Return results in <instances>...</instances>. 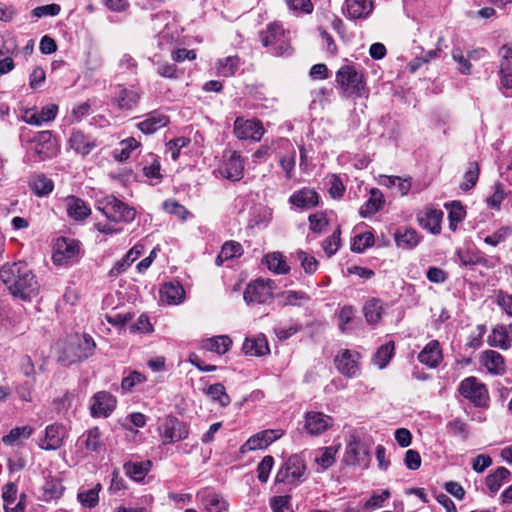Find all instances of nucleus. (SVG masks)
Masks as SVG:
<instances>
[{
  "label": "nucleus",
  "instance_id": "nucleus-5",
  "mask_svg": "<svg viewBox=\"0 0 512 512\" xmlns=\"http://www.w3.org/2000/svg\"><path fill=\"white\" fill-rule=\"evenodd\" d=\"M96 209L107 219L115 223H129L135 219L136 211L114 195H106L97 199Z\"/></svg>",
  "mask_w": 512,
  "mask_h": 512
},
{
  "label": "nucleus",
  "instance_id": "nucleus-3",
  "mask_svg": "<svg viewBox=\"0 0 512 512\" xmlns=\"http://www.w3.org/2000/svg\"><path fill=\"white\" fill-rule=\"evenodd\" d=\"M95 348V341L89 334H75L67 339L58 360L63 365L84 361L94 354Z\"/></svg>",
  "mask_w": 512,
  "mask_h": 512
},
{
  "label": "nucleus",
  "instance_id": "nucleus-60",
  "mask_svg": "<svg viewBox=\"0 0 512 512\" xmlns=\"http://www.w3.org/2000/svg\"><path fill=\"white\" fill-rule=\"evenodd\" d=\"M341 443L337 442L329 447H326L322 452V469L329 468L335 463V455L339 451Z\"/></svg>",
  "mask_w": 512,
  "mask_h": 512
},
{
  "label": "nucleus",
  "instance_id": "nucleus-22",
  "mask_svg": "<svg viewBox=\"0 0 512 512\" xmlns=\"http://www.w3.org/2000/svg\"><path fill=\"white\" fill-rule=\"evenodd\" d=\"M69 145L76 153L86 156L97 146V142L91 136L77 130L72 132Z\"/></svg>",
  "mask_w": 512,
  "mask_h": 512
},
{
  "label": "nucleus",
  "instance_id": "nucleus-59",
  "mask_svg": "<svg viewBox=\"0 0 512 512\" xmlns=\"http://www.w3.org/2000/svg\"><path fill=\"white\" fill-rule=\"evenodd\" d=\"M458 258L462 265H479L485 264V259L479 253H471L469 251H458Z\"/></svg>",
  "mask_w": 512,
  "mask_h": 512
},
{
  "label": "nucleus",
  "instance_id": "nucleus-34",
  "mask_svg": "<svg viewBox=\"0 0 512 512\" xmlns=\"http://www.w3.org/2000/svg\"><path fill=\"white\" fill-rule=\"evenodd\" d=\"M184 295V289L179 283H166L160 289L161 301L169 305L180 304Z\"/></svg>",
  "mask_w": 512,
  "mask_h": 512
},
{
  "label": "nucleus",
  "instance_id": "nucleus-13",
  "mask_svg": "<svg viewBox=\"0 0 512 512\" xmlns=\"http://www.w3.org/2000/svg\"><path fill=\"white\" fill-rule=\"evenodd\" d=\"M219 172L230 181H240L244 175V160L239 152L229 151L225 154L224 162Z\"/></svg>",
  "mask_w": 512,
  "mask_h": 512
},
{
  "label": "nucleus",
  "instance_id": "nucleus-4",
  "mask_svg": "<svg viewBox=\"0 0 512 512\" xmlns=\"http://www.w3.org/2000/svg\"><path fill=\"white\" fill-rule=\"evenodd\" d=\"M259 38L264 47L275 56L292 54V47L288 33L280 24L270 23L266 29L259 33Z\"/></svg>",
  "mask_w": 512,
  "mask_h": 512
},
{
  "label": "nucleus",
  "instance_id": "nucleus-45",
  "mask_svg": "<svg viewBox=\"0 0 512 512\" xmlns=\"http://www.w3.org/2000/svg\"><path fill=\"white\" fill-rule=\"evenodd\" d=\"M327 192L332 199H340L344 195L345 186L340 177L335 174L327 175L325 178Z\"/></svg>",
  "mask_w": 512,
  "mask_h": 512
},
{
  "label": "nucleus",
  "instance_id": "nucleus-35",
  "mask_svg": "<svg viewBox=\"0 0 512 512\" xmlns=\"http://www.w3.org/2000/svg\"><path fill=\"white\" fill-rule=\"evenodd\" d=\"M232 340L226 335L214 336L205 339L201 343V347L204 350L214 352L218 355L225 354L231 347Z\"/></svg>",
  "mask_w": 512,
  "mask_h": 512
},
{
  "label": "nucleus",
  "instance_id": "nucleus-37",
  "mask_svg": "<svg viewBox=\"0 0 512 512\" xmlns=\"http://www.w3.org/2000/svg\"><path fill=\"white\" fill-rule=\"evenodd\" d=\"M383 204V194L379 189L373 188L370 190L369 199L361 206L359 213L362 217L366 218L378 212Z\"/></svg>",
  "mask_w": 512,
  "mask_h": 512
},
{
  "label": "nucleus",
  "instance_id": "nucleus-29",
  "mask_svg": "<svg viewBox=\"0 0 512 512\" xmlns=\"http://www.w3.org/2000/svg\"><path fill=\"white\" fill-rule=\"evenodd\" d=\"M242 350L246 355L263 356L269 353V346L264 335H258L252 338H246Z\"/></svg>",
  "mask_w": 512,
  "mask_h": 512
},
{
  "label": "nucleus",
  "instance_id": "nucleus-7",
  "mask_svg": "<svg viewBox=\"0 0 512 512\" xmlns=\"http://www.w3.org/2000/svg\"><path fill=\"white\" fill-rule=\"evenodd\" d=\"M275 283L271 279H257L250 282L243 293L244 301L250 304H263L273 297Z\"/></svg>",
  "mask_w": 512,
  "mask_h": 512
},
{
  "label": "nucleus",
  "instance_id": "nucleus-19",
  "mask_svg": "<svg viewBox=\"0 0 512 512\" xmlns=\"http://www.w3.org/2000/svg\"><path fill=\"white\" fill-rule=\"evenodd\" d=\"M369 461V454L362 449L360 441L356 438L350 440L345 451V462L348 465H356L365 469L368 467Z\"/></svg>",
  "mask_w": 512,
  "mask_h": 512
},
{
  "label": "nucleus",
  "instance_id": "nucleus-58",
  "mask_svg": "<svg viewBox=\"0 0 512 512\" xmlns=\"http://www.w3.org/2000/svg\"><path fill=\"white\" fill-rule=\"evenodd\" d=\"M220 252L226 260H229L234 257L241 256L243 249L240 243L235 241H227L223 244Z\"/></svg>",
  "mask_w": 512,
  "mask_h": 512
},
{
  "label": "nucleus",
  "instance_id": "nucleus-24",
  "mask_svg": "<svg viewBox=\"0 0 512 512\" xmlns=\"http://www.w3.org/2000/svg\"><path fill=\"white\" fill-rule=\"evenodd\" d=\"M417 218L423 228L428 229L433 234L440 233L443 219V212L441 210L428 208L421 211Z\"/></svg>",
  "mask_w": 512,
  "mask_h": 512
},
{
  "label": "nucleus",
  "instance_id": "nucleus-15",
  "mask_svg": "<svg viewBox=\"0 0 512 512\" xmlns=\"http://www.w3.org/2000/svg\"><path fill=\"white\" fill-rule=\"evenodd\" d=\"M196 497L205 512H226L229 504L225 498L210 488H203Z\"/></svg>",
  "mask_w": 512,
  "mask_h": 512
},
{
  "label": "nucleus",
  "instance_id": "nucleus-53",
  "mask_svg": "<svg viewBox=\"0 0 512 512\" xmlns=\"http://www.w3.org/2000/svg\"><path fill=\"white\" fill-rule=\"evenodd\" d=\"M163 210L169 214L175 215L180 220L184 221L189 215V211L176 200L169 199L163 202Z\"/></svg>",
  "mask_w": 512,
  "mask_h": 512
},
{
  "label": "nucleus",
  "instance_id": "nucleus-6",
  "mask_svg": "<svg viewBox=\"0 0 512 512\" xmlns=\"http://www.w3.org/2000/svg\"><path fill=\"white\" fill-rule=\"evenodd\" d=\"M458 392L476 407H485L488 404V390L485 384L474 376L463 379L459 384Z\"/></svg>",
  "mask_w": 512,
  "mask_h": 512
},
{
  "label": "nucleus",
  "instance_id": "nucleus-51",
  "mask_svg": "<svg viewBox=\"0 0 512 512\" xmlns=\"http://www.w3.org/2000/svg\"><path fill=\"white\" fill-rule=\"evenodd\" d=\"M382 184L392 187L396 186L401 196L406 195L411 188L410 179H402L399 176H382Z\"/></svg>",
  "mask_w": 512,
  "mask_h": 512
},
{
  "label": "nucleus",
  "instance_id": "nucleus-56",
  "mask_svg": "<svg viewBox=\"0 0 512 512\" xmlns=\"http://www.w3.org/2000/svg\"><path fill=\"white\" fill-rule=\"evenodd\" d=\"M479 176V167L476 162L469 164V167L464 175V182L461 185L462 190H469L475 186Z\"/></svg>",
  "mask_w": 512,
  "mask_h": 512
},
{
  "label": "nucleus",
  "instance_id": "nucleus-33",
  "mask_svg": "<svg viewBox=\"0 0 512 512\" xmlns=\"http://www.w3.org/2000/svg\"><path fill=\"white\" fill-rule=\"evenodd\" d=\"M66 211L74 220H83L91 214L89 206L80 198L69 196L66 199Z\"/></svg>",
  "mask_w": 512,
  "mask_h": 512
},
{
  "label": "nucleus",
  "instance_id": "nucleus-42",
  "mask_svg": "<svg viewBox=\"0 0 512 512\" xmlns=\"http://www.w3.org/2000/svg\"><path fill=\"white\" fill-rule=\"evenodd\" d=\"M511 473L505 467H499L493 474H490L486 478V485L491 492H497L502 484L508 481Z\"/></svg>",
  "mask_w": 512,
  "mask_h": 512
},
{
  "label": "nucleus",
  "instance_id": "nucleus-49",
  "mask_svg": "<svg viewBox=\"0 0 512 512\" xmlns=\"http://www.w3.org/2000/svg\"><path fill=\"white\" fill-rule=\"evenodd\" d=\"M488 343L490 346L499 347L504 350L510 347L504 326H498L492 330L491 335L488 337Z\"/></svg>",
  "mask_w": 512,
  "mask_h": 512
},
{
  "label": "nucleus",
  "instance_id": "nucleus-30",
  "mask_svg": "<svg viewBox=\"0 0 512 512\" xmlns=\"http://www.w3.org/2000/svg\"><path fill=\"white\" fill-rule=\"evenodd\" d=\"M31 191L39 197L50 194L54 189L53 181L43 173H36L29 178Z\"/></svg>",
  "mask_w": 512,
  "mask_h": 512
},
{
  "label": "nucleus",
  "instance_id": "nucleus-43",
  "mask_svg": "<svg viewBox=\"0 0 512 512\" xmlns=\"http://www.w3.org/2000/svg\"><path fill=\"white\" fill-rule=\"evenodd\" d=\"M363 311L366 321L370 324H375L382 317L383 306L380 300L371 299L365 303Z\"/></svg>",
  "mask_w": 512,
  "mask_h": 512
},
{
  "label": "nucleus",
  "instance_id": "nucleus-40",
  "mask_svg": "<svg viewBox=\"0 0 512 512\" xmlns=\"http://www.w3.org/2000/svg\"><path fill=\"white\" fill-rule=\"evenodd\" d=\"M395 346L392 341L381 345L376 351L373 362L379 369H384L394 355Z\"/></svg>",
  "mask_w": 512,
  "mask_h": 512
},
{
  "label": "nucleus",
  "instance_id": "nucleus-10",
  "mask_svg": "<svg viewBox=\"0 0 512 512\" xmlns=\"http://www.w3.org/2000/svg\"><path fill=\"white\" fill-rule=\"evenodd\" d=\"M304 461L298 455H292L279 469L276 482L295 484L301 480L305 472Z\"/></svg>",
  "mask_w": 512,
  "mask_h": 512
},
{
  "label": "nucleus",
  "instance_id": "nucleus-12",
  "mask_svg": "<svg viewBox=\"0 0 512 512\" xmlns=\"http://www.w3.org/2000/svg\"><path fill=\"white\" fill-rule=\"evenodd\" d=\"M64 486L59 478L44 473L42 483L35 489V495L40 501L49 502L62 496Z\"/></svg>",
  "mask_w": 512,
  "mask_h": 512
},
{
  "label": "nucleus",
  "instance_id": "nucleus-54",
  "mask_svg": "<svg viewBox=\"0 0 512 512\" xmlns=\"http://www.w3.org/2000/svg\"><path fill=\"white\" fill-rule=\"evenodd\" d=\"M373 244H374V236L372 233L367 232V233L359 234L353 238V242L351 244V250L353 252L361 253L366 248L373 246Z\"/></svg>",
  "mask_w": 512,
  "mask_h": 512
},
{
  "label": "nucleus",
  "instance_id": "nucleus-64",
  "mask_svg": "<svg viewBox=\"0 0 512 512\" xmlns=\"http://www.w3.org/2000/svg\"><path fill=\"white\" fill-rule=\"evenodd\" d=\"M273 512H293L290 509V496H275L270 501Z\"/></svg>",
  "mask_w": 512,
  "mask_h": 512
},
{
  "label": "nucleus",
  "instance_id": "nucleus-20",
  "mask_svg": "<svg viewBox=\"0 0 512 512\" xmlns=\"http://www.w3.org/2000/svg\"><path fill=\"white\" fill-rule=\"evenodd\" d=\"M66 436L65 427L59 424H51L45 428V436L40 441L39 447L43 450H57L63 444Z\"/></svg>",
  "mask_w": 512,
  "mask_h": 512
},
{
  "label": "nucleus",
  "instance_id": "nucleus-1",
  "mask_svg": "<svg viewBox=\"0 0 512 512\" xmlns=\"http://www.w3.org/2000/svg\"><path fill=\"white\" fill-rule=\"evenodd\" d=\"M0 279L14 297L29 300L38 294V281L24 262L3 265L0 269Z\"/></svg>",
  "mask_w": 512,
  "mask_h": 512
},
{
  "label": "nucleus",
  "instance_id": "nucleus-11",
  "mask_svg": "<svg viewBox=\"0 0 512 512\" xmlns=\"http://www.w3.org/2000/svg\"><path fill=\"white\" fill-rule=\"evenodd\" d=\"M234 134L240 140H253L260 141L265 130L260 120L244 119L243 117H237L234 122Z\"/></svg>",
  "mask_w": 512,
  "mask_h": 512
},
{
  "label": "nucleus",
  "instance_id": "nucleus-48",
  "mask_svg": "<svg viewBox=\"0 0 512 512\" xmlns=\"http://www.w3.org/2000/svg\"><path fill=\"white\" fill-rule=\"evenodd\" d=\"M100 490L101 484H97L92 489L79 492L77 498L82 506L86 508H94L99 502Z\"/></svg>",
  "mask_w": 512,
  "mask_h": 512
},
{
  "label": "nucleus",
  "instance_id": "nucleus-16",
  "mask_svg": "<svg viewBox=\"0 0 512 512\" xmlns=\"http://www.w3.org/2000/svg\"><path fill=\"white\" fill-rule=\"evenodd\" d=\"M360 354L348 349L341 350L335 357L334 362L337 370L344 376L355 377L359 370Z\"/></svg>",
  "mask_w": 512,
  "mask_h": 512
},
{
  "label": "nucleus",
  "instance_id": "nucleus-61",
  "mask_svg": "<svg viewBox=\"0 0 512 512\" xmlns=\"http://www.w3.org/2000/svg\"><path fill=\"white\" fill-rule=\"evenodd\" d=\"M496 303L509 317H512V294L503 290L497 291Z\"/></svg>",
  "mask_w": 512,
  "mask_h": 512
},
{
  "label": "nucleus",
  "instance_id": "nucleus-38",
  "mask_svg": "<svg viewBox=\"0 0 512 512\" xmlns=\"http://www.w3.org/2000/svg\"><path fill=\"white\" fill-rule=\"evenodd\" d=\"M263 262L266 264L270 271L276 274H286L290 270V267L284 259V256L280 252L267 254L264 257Z\"/></svg>",
  "mask_w": 512,
  "mask_h": 512
},
{
  "label": "nucleus",
  "instance_id": "nucleus-46",
  "mask_svg": "<svg viewBox=\"0 0 512 512\" xmlns=\"http://www.w3.org/2000/svg\"><path fill=\"white\" fill-rule=\"evenodd\" d=\"M33 433V428L31 426H21L15 427L10 430V432L3 437V442L6 444H15L21 442L25 439H28Z\"/></svg>",
  "mask_w": 512,
  "mask_h": 512
},
{
  "label": "nucleus",
  "instance_id": "nucleus-39",
  "mask_svg": "<svg viewBox=\"0 0 512 512\" xmlns=\"http://www.w3.org/2000/svg\"><path fill=\"white\" fill-rule=\"evenodd\" d=\"M443 40V37H439L436 48L433 50L425 51L420 56L414 58L409 64L408 68L410 72H415L418 70L422 65L429 63L431 60L438 57L439 53L441 52V46L440 42Z\"/></svg>",
  "mask_w": 512,
  "mask_h": 512
},
{
  "label": "nucleus",
  "instance_id": "nucleus-9",
  "mask_svg": "<svg viewBox=\"0 0 512 512\" xmlns=\"http://www.w3.org/2000/svg\"><path fill=\"white\" fill-rule=\"evenodd\" d=\"M160 437L163 444H171L188 437L187 425L173 416H167L159 426Z\"/></svg>",
  "mask_w": 512,
  "mask_h": 512
},
{
  "label": "nucleus",
  "instance_id": "nucleus-63",
  "mask_svg": "<svg viewBox=\"0 0 512 512\" xmlns=\"http://www.w3.org/2000/svg\"><path fill=\"white\" fill-rule=\"evenodd\" d=\"M500 77L502 86L512 89V67L507 60H501L500 62Z\"/></svg>",
  "mask_w": 512,
  "mask_h": 512
},
{
  "label": "nucleus",
  "instance_id": "nucleus-55",
  "mask_svg": "<svg viewBox=\"0 0 512 512\" xmlns=\"http://www.w3.org/2000/svg\"><path fill=\"white\" fill-rule=\"evenodd\" d=\"M190 143V139L187 137H178L170 140L166 144V151L171 154V158L173 160H177L180 155V150L183 147L188 146Z\"/></svg>",
  "mask_w": 512,
  "mask_h": 512
},
{
  "label": "nucleus",
  "instance_id": "nucleus-23",
  "mask_svg": "<svg viewBox=\"0 0 512 512\" xmlns=\"http://www.w3.org/2000/svg\"><path fill=\"white\" fill-rule=\"evenodd\" d=\"M480 363L491 374L502 375L505 373L504 357L497 351L486 350L480 356Z\"/></svg>",
  "mask_w": 512,
  "mask_h": 512
},
{
  "label": "nucleus",
  "instance_id": "nucleus-14",
  "mask_svg": "<svg viewBox=\"0 0 512 512\" xmlns=\"http://www.w3.org/2000/svg\"><path fill=\"white\" fill-rule=\"evenodd\" d=\"M79 254L77 241L68 238H59L55 244L52 260L55 265H65Z\"/></svg>",
  "mask_w": 512,
  "mask_h": 512
},
{
  "label": "nucleus",
  "instance_id": "nucleus-18",
  "mask_svg": "<svg viewBox=\"0 0 512 512\" xmlns=\"http://www.w3.org/2000/svg\"><path fill=\"white\" fill-rule=\"evenodd\" d=\"M116 399L106 391L97 392L90 406L93 417H108L115 409Z\"/></svg>",
  "mask_w": 512,
  "mask_h": 512
},
{
  "label": "nucleus",
  "instance_id": "nucleus-50",
  "mask_svg": "<svg viewBox=\"0 0 512 512\" xmlns=\"http://www.w3.org/2000/svg\"><path fill=\"white\" fill-rule=\"evenodd\" d=\"M239 65V58L236 56H229L220 60L217 65V73L224 77H230L235 74Z\"/></svg>",
  "mask_w": 512,
  "mask_h": 512
},
{
  "label": "nucleus",
  "instance_id": "nucleus-21",
  "mask_svg": "<svg viewBox=\"0 0 512 512\" xmlns=\"http://www.w3.org/2000/svg\"><path fill=\"white\" fill-rule=\"evenodd\" d=\"M76 446L81 449L83 454H88L90 452H100L103 447V442L101 440V433L99 428L93 427L85 432L77 440Z\"/></svg>",
  "mask_w": 512,
  "mask_h": 512
},
{
  "label": "nucleus",
  "instance_id": "nucleus-36",
  "mask_svg": "<svg viewBox=\"0 0 512 512\" xmlns=\"http://www.w3.org/2000/svg\"><path fill=\"white\" fill-rule=\"evenodd\" d=\"M152 466L151 461H141V462H126L124 463L123 469L125 474L136 482L142 481L148 472L150 471Z\"/></svg>",
  "mask_w": 512,
  "mask_h": 512
},
{
  "label": "nucleus",
  "instance_id": "nucleus-52",
  "mask_svg": "<svg viewBox=\"0 0 512 512\" xmlns=\"http://www.w3.org/2000/svg\"><path fill=\"white\" fill-rule=\"evenodd\" d=\"M304 429L311 436H318L320 433V412L310 411L305 415Z\"/></svg>",
  "mask_w": 512,
  "mask_h": 512
},
{
  "label": "nucleus",
  "instance_id": "nucleus-28",
  "mask_svg": "<svg viewBox=\"0 0 512 512\" xmlns=\"http://www.w3.org/2000/svg\"><path fill=\"white\" fill-rule=\"evenodd\" d=\"M139 99L140 93L133 87H120L115 96V102L121 110H132L138 104Z\"/></svg>",
  "mask_w": 512,
  "mask_h": 512
},
{
  "label": "nucleus",
  "instance_id": "nucleus-47",
  "mask_svg": "<svg viewBox=\"0 0 512 512\" xmlns=\"http://www.w3.org/2000/svg\"><path fill=\"white\" fill-rule=\"evenodd\" d=\"M279 296L284 306H301L309 300V296L303 291L289 290L281 293Z\"/></svg>",
  "mask_w": 512,
  "mask_h": 512
},
{
  "label": "nucleus",
  "instance_id": "nucleus-62",
  "mask_svg": "<svg viewBox=\"0 0 512 512\" xmlns=\"http://www.w3.org/2000/svg\"><path fill=\"white\" fill-rule=\"evenodd\" d=\"M297 258L306 273H313L317 270L318 262L315 257L309 256L306 252L300 250L297 252Z\"/></svg>",
  "mask_w": 512,
  "mask_h": 512
},
{
  "label": "nucleus",
  "instance_id": "nucleus-17",
  "mask_svg": "<svg viewBox=\"0 0 512 512\" xmlns=\"http://www.w3.org/2000/svg\"><path fill=\"white\" fill-rule=\"evenodd\" d=\"M283 431L280 429H268L251 436L242 446L241 452L264 449L275 440L282 437Z\"/></svg>",
  "mask_w": 512,
  "mask_h": 512
},
{
  "label": "nucleus",
  "instance_id": "nucleus-32",
  "mask_svg": "<svg viewBox=\"0 0 512 512\" xmlns=\"http://www.w3.org/2000/svg\"><path fill=\"white\" fill-rule=\"evenodd\" d=\"M318 194L314 189L303 188L290 196V202L299 208L309 209L318 204Z\"/></svg>",
  "mask_w": 512,
  "mask_h": 512
},
{
  "label": "nucleus",
  "instance_id": "nucleus-26",
  "mask_svg": "<svg viewBox=\"0 0 512 512\" xmlns=\"http://www.w3.org/2000/svg\"><path fill=\"white\" fill-rule=\"evenodd\" d=\"M418 360L430 368L437 367L442 360V351L439 342L432 340L427 343L419 353Z\"/></svg>",
  "mask_w": 512,
  "mask_h": 512
},
{
  "label": "nucleus",
  "instance_id": "nucleus-25",
  "mask_svg": "<svg viewBox=\"0 0 512 512\" xmlns=\"http://www.w3.org/2000/svg\"><path fill=\"white\" fill-rule=\"evenodd\" d=\"M169 118L159 111H152L148 113L145 119L138 123V128L144 134H153L159 129L167 126Z\"/></svg>",
  "mask_w": 512,
  "mask_h": 512
},
{
  "label": "nucleus",
  "instance_id": "nucleus-44",
  "mask_svg": "<svg viewBox=\"0 0 512 512\" xmlns=\"http://www.w3.org/2000/svg\"><path fill=\"white\" fill-rule=\"evenodd\" d=\"M206 394L211 398L212 401L217 402L220 406L226 407L230 404L231 399L226 393L225 387L221 383H215L210 385Z\"/></svg>",
  "mask_w": 512,
  "mask_h": 512
},
{
  "label": "nucleus",
  "instance_id": "nucleus-8",
  "mask_svg": "<svg viewBox=\"0 0 512 512\" xmlns=\"http://www.w3.org/2000/svg\"><path fill=\"white\" fill-rule=\"evenodd\" d=\"M336 82L347 95L361 96L363 93V75L351 66H343L337 71Z\"/></svg>",
  "mask_w": 512,
  "mask_h": 512
},
{
  "label": "nucleus",
  "instance_id": "nucleus-2",
  "mask_svg": "<svg viewBox=\"0 0 512 512\" xmlns=\"http://www.w3.org/2000/svg\"><path fill=\"white\" fill-rule=\"evenodd\" d=\"M20 140L29 161L41 162L57 155L58 149L51 131H40L32 136L23 133Z\"/></svg>",
  "mask_w": 512,
  "mask_h": 512
},
{
  "label": "nucleus",
  "instance_id": "nucleus-31",
  "mask_svg": "<svg viewBox=\"0 0 512 512\" xmlns=\"http://www.w3.org/2000/svg\"><path fill=\"white\" fill-rule=\"evenodd\" d=\"M394 240L399 248L412 249L420 242V236L416 230L404 227L396 230Z\"/></svg>",
  "mask_w": 512,
  "mask_h": 512
},
{
  "label": "nucleus",
  "instance_id": "nucleus-41",
  "mask_svg": "<svg viewBox=\"0 0 512 512\" xmlns=\"http://www.w3.org/2000/svg\"><path fill=\"white\" fill-rule=\"evenodd\" d=\"M446 209H448V219H449V227L451 230H456L458 224L462 222L465 218L466 211L464 207L458 201H452L449 204H445Z\"/></svg>",
  "mask_w": 512,
  "mask_h": 512
},
{
  "label": "nucleus",
  "instance_id": "nucleus-57",
  "mask_svg": "<svg viewBox=\"0 0 512 512\" xmlns=\"http://www.w3.org/2000/svg\"><path fill=\"white\" fill-rule=\"evenodd\" d=\"M274 464V459L272 456H265L262 461L257 466V478L260 482L265 483L269 478V474Z\"/></svg>",
  "mask_w": 512,
  "mask_h": 512
},
{
  "label": "nucleus",
  "instance_id": "nucleus-27",
  "mask_svg": "<svg viewBox=\"0 0 512 512\" xmlns=\"http://www.w3.org/2000/svg\"><path fill=\"white\" fill-rule=\"evenodd\" d=\"M347 15L351 19L367 18L373 11L372 0H346Z\"/></svg>",
  "mask_w": 512,
  "mask_h": 512
}]
</instances>
